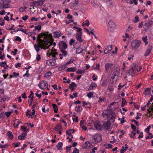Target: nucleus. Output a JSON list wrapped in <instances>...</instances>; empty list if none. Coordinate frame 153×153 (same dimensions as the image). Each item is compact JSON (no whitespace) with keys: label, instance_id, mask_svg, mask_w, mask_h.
Segmentation results:
<instances>
[{"label":"nucleus","instance_id":"obj_1","mask_svg":"<svg viewBox=\"0 0 153 153\" xmlns=\"http://www.w3.org/2000/svg\"><path fill=\"white\" fill-rule=\"evenodd\" d=\"M52 39L51 34L45 33L39 34L37 38L40 48L44 49H49L47 53V55L48 57L52 56L54 57L57 54L56 50L54 48L56 43L55 42L52 43Z\"/></svg>","mask_w":153,"mask_h":153},{"label":"nucleus","instance_id":"obj_2","mask_svg":"<svg viewBox=\"0 0 153 153\" xmlns=\"http://www.w3.org/2000/svg\"><path fill=\"white\" fill-rule=\"evenodd\" d=\"M102 135L100 134H96L93 135L92 137V143L97 144L102 140Z\"/></svg>","mask_w":153,"mask_h":153},{"label":"nucleus","instance_id":"obj_3","mask_svg":"<svg viewBox=\"0 0 153 153\" xmlns=\"http://www.w3.org/2000/svg\"><path fill=\"white\" fill-rule=\"evenodd\" d=\"M119 73V70H117L113 73L110 80L111 82L113 84H115L117 82L118 79Z\"/></svg>","mask_w":153,"mask_h":153},{"label":"nucleus","instance_id":"obj_4","mask_svg":"<svg viewBox=\"0 0 153 153\" xmlns=\"http://www.w3.org/2000/svg\"><path fill=\"white\" fill-rule=\"evenodd\" d=\"M141 41L139 40H133L131 43V48L133 49L138 48L141 44Z\"/></svg>","mask_w":153,"mask_h":153},{"label":"nucleus","instance_id":"obj_5","mask_svg":"<svg viewBox=\"0 0 153 153\" xmlns=\"http://www.w3.org/2000/svg\"><path fill=\"white\" fill-rule=\"evenodd\" d=\"M107 119L108 120H109V122H107L106 123L104 124V126H106L108 127L110 126V123L109 122L113 123L115 119V116L114 115H113L112 114H110L108 117H107Z\"/></svg>","mask_w":153,"mask_h":153},{"label":"nucleus","instance_id":"obj_6","mask_svg":"<svg viewBox=\"0 0 153 153\" xmlns=\"http://www.w3.org/2000/svg\"><path fill=\"white\" fill-rule=\"evenodd\" d=\"M107 27L108 31H112L116 28V25L113 21L110 20L108 24Z\"/></svg>","mask_w":153,"mask_h":153},{"label":"nucleus","instance_id":"obj_7","mask_svg":"<svg viewBox=\"0 0 153 153\" xmlns=\"http://www.w3.org/2000/svg\"><path fill=\"white\" fill-rule=\"evenodd\" d=\"M48 84L46 81L42 80L39 83L38 86L41 89H45L48 88Z\"/></svg>","mask_w":153,"mask_h":153},{"label":"nucleus","instance_id":"obj_8","mask_svg":"<svg viewBox=\"0 0 153 153\" xmlns=\"http://www.w3.org/2000/svg\"><path fill=\"white\" fill-rule=\"evenodd\" d=\"M51 56L53 57L54 59H49L47 61L46 63L48 65H49L54 66L56 64V62L55 59H57V58L55 57V56L54 57H53L52 56H51Z\"/></svg>","mask_w":153,"mask_h":153},{"label":"nucleus","instance_id":"obj_9","mask_svg":"<svg viewBox=\"0 0 153 153\" xmlns=\"http://www.w3.org/2000/svg\"><path fill=\"white\" fill-rule=\"evenodd\" d=\"M136 64H133L131 65L130 69L128 72V73L131 75L133 76L136 71Z\"/></svg>","mask_w":153,"mask_h":153},{"label":"nucleus","instance_id":"obj_10","mask_svg":"<svg viewBox=\"0 0 153 153\" xmlns=\"http://www.w3.org/2000/svg\"><path fill=\"white\" fill-rule=\"evenodd\" d=\"M9 7V2L7 1H4L2 4H0V9L7 8Z\"/></svg>","mask_w":153,"mask_h":153},{"label":"nucleus","instance_id":"obj_11","mask_svg":"<svg viewBox=\"0 0 153 153\" xmlns=\"http://www.w3.org/2000/svg\"><path fill=\"white\" fill-rule=\"evenodd\" d=\"M91 143L90 141L85 142L83 144L82 147L84 149H88L92 146Z\"/></svg>","mask_w":153,"mask_h":153},{"label":"nucleus","instance_id":"obj_12","mask_svg":"<svg viewBox=\"0 0 153 153\" xmlns=\"http://www.w3.org/2000/svg\"><path fill=\"white\" fill-rule=\"evenodd\" d=\"M79 3L78 0H75L74 3H71L70 4V8L73 9H75L76 8V6Z\"/></svg>","mask_w":153,"mask_h":153},{"label":"nucleus","instance_id":"obj_13","mask_svg":"<svg viewBox=\"0 0 153 153\" xmlns=\"http://www.w3.org/2000/svg\"><path fill=\"white\" fill-rule=\"evenodd\" d=\"M33 3L36 6H41L44 3V1L43 0H39L34 1Z\"/></svg>","mask_w":153,"mask_h":153},{"label":"nucleus","instance_id":"obj_14","mask_svg":"<svg viewBox=\"0 0 153 153\" xmlns=\"http://www.w3.org/2000/svg\"><path fill=\"white\" fill-rule=\"evenodd\" d=\"M112 46L109 45L105 48L104 51L105 54H107L110 53L112 50Z\"/></svg>","mask_w":153,"mask_h":153},{"label":"nucleus","instance_id":"obj_15","mask_svg":"<svg viewBox=\"0 0 153 153\" xmlns=\"http://www.w3.org/2000/svg\"><path fill=\"white\" fill-rule=\"evenodd\" d=\"M152 48V46H151L149 45L148 46V48L146 50V51L144 55V56H147L149 55L151 52Z\"/></svg>","mask_w":153,"mask_h":153},{"label":"nucleus","instance_id":"obj_16","mask_svg":"<svg viewBox=\"0 0 153 153\" xmlns=\"http://www.w3.org/2000/svg\"><path fill=\"white\" fill-rule=\"evenodd\" d=\"M94 126L96 129L97 130H100L101 129V125L99 121H96L94 124Z\"/></svg>","mask_w":153,"mask_h":153},{"label":"nucleus","instance_id":"obj_17","mask_svg":"<svg viewBox=\"0 0 153 153\" xmlns=\"http://www.w3.org/2000/svg\"><path fill=\"white\" fill-rule=\"evenodd\" d=\"M59 45L60 47H62L64 49H66L67 48L66 43L63 41H61L59 42Z\"/></svg>","mask_w":153,"mask_h":153},{"label":"nucleus","instance_id":"obj_18","mask_svg":"<svg viewBox=\"0 0 153 153\" xmlns=\"http://www.w3.org/2000/svg\"><path fill=\"white\" fill-rule=\"evenodd\" d=\"M82 34L81 33H77L76 35V39L80 42H82L83 41L82 39Z\"/></svg>","mask_w":153,"mask_h":153},{"label":"nucleus","instance_id":"obj_19","mask_svg":"<svg viewBox=\"0 0 153 153\" xmlns=\"http://www.w3.org/2000/svg\"><path fill=\"white\" fill-rule=\"evenodd\" d=\"M76 84L74 82H72L70 85L69 88L71 90V91H73L76 87Z\"/></svg>","mask_w":153,"mask_h":153},{"label":"nucleus","instance_id":"obj_20","mask_svg":"<svg viewBox=\"0 0 153 153\" xmlns=\"http://www.w3.org/2000/svg\"><path fill=\"white\" fill-rule=\"evenodd\" d=\"M97 87V85L94 82L92 83L89 86V90H92L95 89Z\"/></svg>","mask_w":153,"mask_h":153},{"label":"nucleus","instance_id":"obj_21","mask_svg":"<svg viewBox=\"0 0 153 153\" xmlns=\"http://www.w3.org/2000/svg\"><path fill=\"white\" fill-rule=\"evenodd\" d=\"M53 36L55 38H57L61 36L62 33L61 32L59 31H55L53 33Z\"/></svg>","mask_w":153,"mask_h":153},{"label":"nucleus","instance_id":"obj_22","mask_svg":"<svg viewBox=\"0 0 153 153\" xmlns=\"http://www.w3.org/2000/svg\"><path fill=\"white\" fill-rule=\"evenodd\" d=\"M128 145L127 144H125L124 145V147L123 146L122 147V149L120 150V152L121 153H123L125 151H126L128 149Z\"/></svg>","mask_w":153,"mask_h":153},{"label":"nucleus","instance_id":"obj_23","mask_svg":"<svg viewBox=\"0 0 153 153\" xmlns=\"http://www.w3.org/2000/svg\"><path fill=\"white\" fill-rule=\"evenodd\" d=\"M151 88H147L146 89L144 92V94L145 95H148L151 94Z\"/></svg>","mask_w":153,"mask_h":153},{"label":"nucleus","instance_id":"obj_24","mask_svg":"<svg viewBox=\"0 0 153 153\" xmlns=\"http://www.w3.org/2000/svg\"><path fill=\"white\" fill-rule=\"evenodd\" d=\"M147 109L148 113L153 115V102L152 103V105L149 108H147Z\"/></svg>","mask_w":153,"mask_h":153},{"label":"nucleus","instance_id":"obj_25","mask_svg":"<svg viewBox=\"0 0 153 153\" xmlns=\"http://www.w3.org/2000/svg\"><path fill=\"white\" fill-rule=\"evenodd\" d=\"M26 133H22L20 136L18 137V138L19 140H24L26 135Z\"/></svg>","mask_w":153,"mask_h":153},{"label":"nucleus","instance_id":"obj_26","mask_svg":"<svg viewBox=\"0 0 153 153\" xmlns=\"http://www.w3.org/2000/svg\"><path fill=\"white\" fill-rule=\"evenodd\" d=\"M114 84L110 85H109L107 90H108L110 92H112L114 89L115 88Z\"/></svg>","mask_w":153,"mask_h":153},{"label":"nucleus","instance_id":"obj_27","mask_svg":"<svg viewBox=\"0 0 153 153\" xmlns=\"http://www.w3.org/2000/svg\"><path fill=\"white\" fill-rule=\"evenodd\" d=\"M68 63H67L65 64H64L63 65H61L60 66H59L58 69V70L59 71H62L65 69V68L67 66Z\"/></svg>","mask_w":153,"mask_h":153},{"label":"nucleus","instance_id":"obj_28","mask_svg":"<svg viewBox=\"0 0 153 153\" xmlns=\"http://www.w3.org/2000/svg\"><path fill=\"white\" fill-rule=\"evenodd\" d=\"M113 64L111 63H107L105 65V68L106 70H108L109 69L111 68L112 67Z\"/></svg>","mask_w":153,"mask_h":153},{"label":"nucleus","instance_id":"obj_29","mask_svg":"<svg viewBox=\"0 0 153 153\" xmlns=\"http://www.w3.org/2000/svg\"><path fill=\"white\" fill-rule=\"evenodd\" d=\"M19 30H20V31H22V33H25V34H27V29H24L22 28H19Z\"/></svg>","mask_w":153,"mask_h":153},{"label":"nucleus","instance_id":"obj_30","mask_svg":"<svg viewBox=\"0 0 153 153\" xmlns=\"http://www.w3.org/2000/svg\"><path fill=\"white\" fill-rule=\"evenodd\" d=\"M35 29L33 30L34 31L37 30L38 31H40L41 30V25H36L34 27Z\"/></svg>","mask_w":153,"mask_h":153},{"label":"nucleus","instance_id":"obj_31","mask_svg":"<svg viewBox=\"0 0 153 153\" xmlns=\"http://www.w3.org/2000/svg\"><path fill=\"white\" fill-rule=\"evenodd\" d=\"M52 105L54 112L55 113H57L58 111V108L57 106L55 104H53Z\"/></svg>","mask_w":153,"mask_h":153},{"label":"nucleus","instance_id":"obj_32","mask_svg":"<svg viewBox=\"0 0 153 153\" xmlns=\"http://www.w3.org/2000/svg\"><path fill=\"white\" fill-rule=\"evenodd\" d=\"M142 39L143 41L145 42L146 45L148 44V42L147 41V36H146L144 37H143L142 38Z\"/></svg>","mask_w":153,"mask_h":153},{"label":"nucleus","instance_id":"obj_33","mask_svg":"<svg viewBox=\"0 0 153 153\" xmlns=\"http://www.w3.org/2000/svg\"><path fill=\"white\" fill-rule=\"evenodd\" d=\"M62 145L63 144L62 142L59 143L56 146L58 149L59 150H60L61 149Z\"/></svg>","mask_w":153,"mask_h":153},{"label":"nucleus","instance_id":"obj_34","mask_svg":"<svg viewBox=\"0 0 153 153\" xmlns=\"http://www.w3.org/2000/svg\"><path fill=\"white\" fill-rule=\"evenodd\" d=\"M51 72L50 71H48L45 74L44 77H48L51 76Z\"/></svg>","mask_w":153,"mask_h":153},{"label":"nucleus","instance_id":"obj_35","mask_svg":"<svg viewBox=\"0 0 153 153\" xmlns=\"http://www.w3.org/2000/svg\"><path fill=\"white\" fill-rule=\"evenodd\" d=\"M55 130L57 131H61V125H57L55 128Z\"/></svg>","mask_w":153,"mask_h":153},{"label":"nucleus","instance_id":"obj_36","mask_svg":"<svg viewBox=\"0 0 153 153\" xmlns=\"http://www.w3.org/2000/svg\"><path fill=\"white\" fill-rule=\"evenodd\" d=\"M34 47L37 52H38L39 51V47L38 45L35 44L34 45Z\"/></svg>","mask_w":153,"mask_h":153},{"label":"nucleus","instance_id":"obj_37","mask_svg":"<svg viewBox=\"0 0 153 153\" xmlns=\"http://www.w3.org/2000/svg\"><path fill=\"white\" fill-rule=\"evenodd\" d=\"M75 68H68L67 69V72H74L75 71Z\"/></svg>","mask_w":153,"mask_h":153},{"label":"nucleus","instance_id":"obj_38","mask_svg":"<svg viewBox=\"0 0 153 153\" xmlns=\"http://www.w3.org/2000/svg\"><path fill=\"white\" fill-rule=\"evenodd\" d=\"M35 111L34 109L32 110V112L29 114V118H32V116L35 115Z\"/></svg>","mask_w":153,"mask_h":153},{"label":"nucleus","instance_id":"obj_39","mask_svg":"<svg viewBox=\"0 0 153 153\" xmlns=\"http://www.w3.org/2000/svg\"><path fill=\"white\" fill-rule=\"evenodd\" d=\"M7 135L9 137L10 139H12L13 137V135L12 133L10 131H8L7 133Z\"/></svg>","mask_w":153,"mask_h":153},{"label":"nucleus","instance_id":"obj_40","mask_svg":"<svg viewBox=\"0 0 153 153\" xmlns=\"http://www.w3.org/2000/svg\"><path fill=\"white\" fill-rule=\"evenodd\" d=\"M74 122H78V117L74 115V117L72 118Z\"/></svg>","mask_w":153,"mask_h":153},{"label":"nucleus","instance_id":"obj_41","mask_svg":"<svg viewBox=\"0 0 153 153\" xmlns=\"http://www.w3.org/2000/svg\"><path fill=\"white\" fill-rule=\"evenodd\" d=\"M60 51L62 53V54L63 55V56H65L67 55V52L66 51H65L64 50H62V49Z\"/></svg>","mask_w":153,"mask_h":153},{"label":"nucleus","instance_id":"obj_42","mask_svg":"<svg viewBox=\"0 0 153 153\" xmlns=\"http://www.w3.org/2000/svg\"><path fill=\"white\" fill-rule=\"evenodd\" d=\"M85 72V71L84 70L80 69L76 71V73L77 74H79L84 73Z\"/></svg>","mask_w":153,"mask_h":153},{"label":"nucleus","instance_id":"obj_43","mask_svg":"<svg viewBox=\"0 0 153 153\" xmlns=\"http://www.w3.org/2000/svg\"><path fill=\"white\" fill-rule=\"evenodd\" d=\"M93 95V93L92 92H90L87 94V96L90 98L92 97Z\"/></svg>","mask_w":153,"mask_h":153},{"label":"nucleus","instance_id":"obj_44","mask_svg":"<svg viewBox=\"0 0 153 153\" xmlns=\"http://www.w3.org/2000/svg\"><path fill=\"white\" fill-rule=\"evenodd\" d=\"M139 20V17L137 16H136L135 17L134 20V23L137 22Z\"/></svg>","mask_w":153,"mask_h":153},{"label":"nucleus","instance_id":"obj_45","mask_svg":"<svg viewBox=\"0 0 153 153\" xmlns=\"http://www.w3.org/2000/svg\"><path fill=\"white\" fill-rule=\"evenodd\" d=\"M83 50V49L79 48L76 51V53L77 54H79L82 52Z\"/></svg>","mask_w":153,"mask_h":153},{"label":"nucleus","instance_id":"obj_46","mask_svg":"<svg viewBox=\"0 0 153 153\" xmlns=\"http://www.w3.org/2000/svg\"><path fill=\"white\" fill-rule=\"evenodd\" d=\"M150 128L151 126H148L147 128L145 129V131L147 133H149V130L150 129Z\"/></svg>","mask_w":153,"mask_h":153},{"label":"nucleus","instance_id":"obj_47","mask_svg":"<svg viewBox=\"0 0 153 153\" xmlns=\"http://www.w3.org/2000/svg\"><path fill=\"white\" fill-rule=\"evenodd\" d=\"M126 103V101L123 98L122 99V104L121 106L122 107H123L124 105H125V104Z\"/></svg>","mask_w":153,"mask_h":153},{"label":"nucleus","instance_id":"obj_48","mask_svg":"<svg viewBox=\"0 0 153 153\" xmlns=\"http://www.w3.org/2000/svg\"><path fill=\"white\" fill-rule=\"evenodd\" d=\"M76 109L77 111L80 112L82 111V108L81 106H79L78 107H77Z\"/></svg>","mask_w":153,"mask_h":153},{"label":"nucleus","instance_id":"obj_49","mask_svg":"<svg viewBox=\"0 0 153 153\" xmlns=\"http://www.w3.org/2000/svg\"><path fill=\"white\" fill-rule=\"evenodd\" d=\"M86 123L85 121L84 120H81L80 122V127L84 126L85 124Z\"/></svg>","mask_w":153,"mask_h":153},{"label":"nucleus","instance_id":"obj_50","mask_svg":"<svg viewBox=\"0 0 153 153\" xmlns=\"http://www.w3.org/2000/svg\"><path fill=\"white\" fill-rule=\"evenodd\" d=\"M75 39H71L70 40V42H69V44L71 45H72L74 44V43H75Z\"/></svg>","mask_w":153,"mask_h":153},{"label":"nucleus","instance_id":"obj_51","mask_svg":"<svg viewBox=\"0 0 153 153\" xmlns=\"http://www.w3.org/2000/svg\"><path fill=\"white\" fill-rule=\"evenodd\" d=\"M136 134V133L134 131H131V134H129L130 136L131 137H133Z\"/></svg>","mask_w":153,"mask_h":153},{"label":"nucleus","instance_id":"obj_52","mask_svg":"<svg viewBox=\"0 0 153 153\" xmlns=\"http://www.w3.org/2000/svg\"><path fill=\"white\" fill-rule=\"evenodd\" d=\"M15 40L16 41H21V39L19 36H16L15 37Z\"/></svg>","mask_w":153,"mask_h":153},{"label":"nucleus","instance_id":"obj_53","mask_svg":"<svg viewBox=\"0 0 153 153\" xmlns=\"http://www.w3.org/2000/svg\"><path fill=\"white\" fill-rule=\"evenodd\" d=\"M136 71L138 72L140 71L142 69V67L140 66H137L136 65Z\"/></svg>","mask_w":153,"mask_h":153},{"label":"nucleus","instance_id":"obj_54","mask_svg":"<svg viewBox=\"0 0 153 153\" xmlns=\"http://www.w3.org/2000/svg\"><path fill=\"white\" fill-rule=\"evenodd\" d=\"M28 73H29L28 70H27L26 71V73L23 75V76H26L27 77H28L29 76V75H30Z\"/></svg>","mask_w":153,"mask_h":153},{"label":"nucleus","instance_id":"obj_55","mask_svg":"<svg viewBox=\"0 0 153 153\" xmlns=\"http://www.w3.org/2000/svg\"><path fill=\"white\" fill-rule=\"evenodd\" d=\"M41 56L39 54H37L36 58V60L37 61H39L41 59Z\"/></svg>","mask_w":153,"mask_h":153},{"label":"nucleus","instance_id":"obj_56","mask_svg":"<svg viewBox=\"0 0 153 153\" xmlns=\"http://www.w3.org/2000/svg\"><path fill=\"white\" fill-rule=\"evenodd\" d=\"M102 115L103 117H105V116H107L108 115L107 111H104L102 113Z\"/></svg>","mask_w":153,"mask_h":153},{"label":"nucleus","instance_id":"obj_57","mask_svg":"<svg viewBox=\"0 0 153 153\" xmlns=\"http://www.w3.org/2000/svg\"><path fill=\"white\" fill-rule=\"evenodd\" d=\"M20 144V143L17 142L16 143H14L13 145L15 147H17L19 146Z\"/></svg>","mask_w":153,"mask_h":153},{"label":"nucleus","instance_id":"obj_58","mask_svg":"<svg viewBox=\"0 0 153 153\" xmlns=\"http://www.w3.org/2000/svg\"><path fill=\"white\" fill-rule=\"evenodd\" d=\"M143 22H141L138 25V27L140 28H141L143 26Z\"/></svg>","mask_w":153,"mask_h":153},{"label":"nucleus","instance_id":"obj_59","mask_svg":"<svg viewBox=\"0 0 153 153\" xmlns=\"http://www.w3.org/2000/svg\"><path fill=\"white\" fill-rule=\"evenodd\" d=\"M11 112H5V114L7 117L10 116L11 114Z\"/></svg>","mask_w":153,"mask_h":153},{"label":"nucleus","instance_id":"obj_60","mask_svg":"<svg viewBox=\"0 0 153 153\" xmlns=\"http://www.w3.org/2000/svg\"><path fill=\"white\" fill-rule=\"evenodd\" d=\"M73 153H79V150L76 148H74Z\"/></svg>","mask_w":153,"mask_h":153},{"label":"nucleus","instance_id":"obj_61","mask_svg":"<svg viewBox=\"0 0 153 153\" xmlns=\"http://www.w3.org/2000/svg\"><path fill=\"white\" fill-rule=\"evenodd\" d=\"M97 147H94L92 149V152L91 153H95V151L97 150Z\"/></svg>","mask_w":153,"mask_h":153},{"label":"nucleus","instance_id":"obj_62","mask_svg":"<svg viewBox=\"0 0 153 153\" xmlns=\"http://www.w3.org/2000/svg\"><path fill=\"white\" fill-rule=\"evenodd\" d=\"M126 121V120H124V117H123L121 119V124H123Z\"/></svg>","mask_w":153,"mask_h":153},{"label":"nucleus","instance_id":"obj_63","mask_svg":"<svg viewBox=\"0 0 153 153\" xmlns=\"http://www.w3.org/2000/svg\"><path fill=\"white\" fill-rule=\"evenodd\" d=\"M124 86V85H122L121 84H120L118 85V90L120 89L121 88L123 87Z\"/></svg>","mask_w":153,"mask_h":153},{"label":"nucleus","instance_id":"obj_64","mask_svg":"<svg viewBox=\"0 0 153 153\" xmlns=\"http://www.w3.org/2000/svg\"><path fill=\"white\" fill-rule=\"evenodd\" d=\"M28 18V16L27 15H25L24 16H23L22 17V19L24 21H25L27 20Z\"/></svg>","mask_w":153,"mask_h":153}]
</instances>
